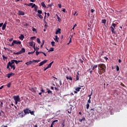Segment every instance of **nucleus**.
<instances>
[{
	"mask_svg": "<svg viewBox=\"0 0 127 127\" xmlns=\"http://www.w3.org/2000/svg\"><path fill=\"white\" fill-rule=\"evenodd\" d=\"M29 114H30L31 115L34 116V111H31L30 110V112Z\"/></svg>",
	"mask_w": 127,
	"mask_h": 127,
	"instance_id": "nucleus-34",
	"label": "nucleus"
},
{
	"mask_svg": "<svg viewBox=\"0 0 127 127\" xmlns=\"http://www.w3.org/2000/svg\"><path fill=\"white\" fill-rule=\"evenodd\" d=\"M60 33H61V29L58 28L56 32V34H58Z\"/></svg>",
	"mask_w": 127,
	"mask_h": 127,
	"instance_id": "nucleus-12",
	"label": "nucleus"
},
{
	"mask_svg": "<svg viewBox=\"0 0 127 127\" xmlns=\"http://www.w3.org/2000/svg\"><path fill=\"white\" fill-rule=\"evenodd\" d=\"M49 67H48L47 66V67H46V68H44V71H46V70H47V69H49Z\"/></svg>",
	"mask_w": 127,
	"mask_h": 127,
	"instance_id": "nucleus-59",
	"label": "nucleus"
},
{
	"mask_svg": "<svg viewBox=\"0 0 127 127\" xmlns=\"http://www.w3.org/2000/svg\"><path fill=\"white\" fill-rule=\"evenodd\" d=\"M53 63H54V61H53L51 63H50L49 64V65H48V68H51V66H52V64H53Z\"/></svg>",
	"mask_w": 127,
	"mask_h": 127,
	"instance_id": "nucleus-17",
	"label": "nucleus"
},
{
	"mask_svg": "<svg viewBox=\"0 0 127 127\" xmlns=\"http://www.w3.org/2000/svg\"><path fill=\"white\" fill-rule=\"evenodd\" d=\"M20 52L21 54H22V53H24V52H25V49L22 48L21 51H20Z\"/></svg>",
	"mask_w": 127,
	"mask_h": 127,
	"instance_id": "nucleus-16",
	"label": "nucleus"
},
{
	"mask_svg": "<svg viewBox=\"0 0 127 127\" xmlns=\"http://www.w3.org/2000/svg\"><path fill=\"white\" fill-rule=\"evenodd\" d=\"M41 93H45V91H44V89H43V88H41Z\"/></svg>",
	"mask_w": 127,
	"mask_h": 127,
	"instance_id": "nucleus-47",
	"label": "nucleus"
},
{
	"mask_svg": "<svg viewBox=\"0 0 127 127\" xmlns=\"http://www.w3.org/2000/svg\"><path fill=\"white\" fill-rule=\"evenodd\" d=\"M37 16H38V17H39V18H41V19H42V18H43V16H42L40 14H37Z\"/></svg>",
	"mask_w": 127,
	"mask_h": 127,
	"instance_id": "nucleus-20",
	"label": "nucleus"
},
{
	"mask_svg": "<svg viewBox=\"0 0 127 127\" xmlns=\"http://www.w3.org/2000/svg\"><path fill=\"white\" fill-rule=\"evenodd\" d=\"M2 58H3V60H4V61L5 60L7 59V57L4 56V55H2Z\"/></svg>",
	"mask_w": 127,
	"mask_h": 127,
	"instance_id": "nucleus-35",
	"label": "nucleus"
},
{
	"mask_svg": "<svg viewBox=\"0 0 127 127\" xmlns=\"http://www.w3.org/2000/svg\"><path fill=\"white\" fill-rule=\"evenodd\" d=\"M29 24L27 23H26L24 25V26H28Z\"/></svg>",
	"mask_w": 127,
	"mask_h": 127,
	"instance_id": "nucleus-60",
	"label": "nucleus"
},
{
	"mask_svg": "<svg viewBox=\"0 0 127 127\" xmlns=\"http://www.w3.org/2000/svg\"><path fill=\"white\" fill-rule=\"evenodd\" d=\"M56 16L57 17L58 21H59V22H60V21H61V18H60V17H59L58 14H56Z\"/></svg>",
	"mask_w": 127,
	"mask_h": 127,
	"instance_id": "nucleus-22",
	"label": "nucleus"
},
{
	"mask_svg": "<svg viewBox=\"0 0 127 127\" xmlns=\"http://www.w3.org/2000/svg\"><path fill=\"white\" fill-rule=\"evenodd\" d=\"M116 70L117 71H120V67H119V65H116Z\"/></svg>",
	"mask_w": 127,
	"mask_h": 127,
	"instance_id": "nucleus-43",
	"label": "nucleus"
},
{
	"mask_svg": "<svg viewBox=\"0 0 127 127\" xmlns=\"http://www.w3.org/2000/svg\"><path fill=\"white\" fill-rule=\"evenodd\" d=\"M91 11L92 13H93V12H94V11H95V10L91 9Z\"/></svg>",
	"mask_w": 127,
	"mask_h": 127,
	"instance_id": "nucleus-64",
	"label": "nucleus"
},
{
	"mask_svg": "<svg viewBox=\"0 0 127 127\" xmlns=\"http://www.w3.org/2000/svg\"><path fill=\"white\" fill-rule=\"evenodd\" d=\"M35 38H36V37H31V39H32L33 40V39H35Z\"/></svg>",
	"mask_w": 127,
	"mask_h": 127,
	"instance_id": "nucleus-58",
	"label": "nucleus"
},
{
	"mask_svg": "<svg viewBox=\"0 0 127 127\" xmlns=\"http://www.w3.org/2000/svg\"><path fill=\"white\" fill-rule=\"evenodd\" d=\"M104 59H105V60L106 61H107L108 60H109V58H108L107 57H104Z\"/></svg>",
	"mask_w": 127,
	"mask_h": 127,
	"instance_id": "nucleus-54",
	"label": "nucleus"
},
{
	"mask_svg": "<svg viewBox=\"0 0 127 127\" xmlns=\"http://www.w3.org/2000/svg\"><path fill=\"white\" fill-rule=\"evenodd\" d=\"M72 37H73V36H69V43H67V45H69L72 42Z\"/></svg>",
	"mask_w": 127,
	"mask_h": 127,
	"instance_id": "nucleus-14",
	"label": "nucleus"
},
{
	"mask_svg": "<svg viewBox=\"0 0 127 127\" xmlns=\"http://www.w3.org/2000/svg\"><path fill=\"white\" fill-rule=\"evenodd\" d=\"M32 30H33V31H36V29H35V28L33 27L32 28Z\"/></svg>",
	"mask_w": 127,
	"mask_h": 127,
	"instance_id": "nucleus-61",
	"label": "nucleus"
},
{
	"mask_svg": "<svg viewBox=\"0 0 127 127\" xmlns=\"http://www.w3.org/2000/svg\"><path fill=\"white\" fill-rule=\"evenodd\" d=\"M116 26H117V24L115 23L112 24V26L110 27V29L112 32V33H116V31H115V28H116Z\"/></svg>",
	"mask_w": 127,
	"mask_h": 127,
	"instance_id": "nucleus-5",
	"label": "nucleus"
},
{
	"mask_svg": "<svg viewBox=\"0 0 127 127\" xmlns=\"http://www.w3.org/2000/svg\"><path fill=\"white\" fill-rule=\"evenodd\" d=\"M9 67H10L11 69H12L13 68V70H15V66L14 65V64H11L10 62H9L7 64V69H9V70H10V68H9Z\"/></svg>",
	"mask_w": 127,
	"mask_h": 127,
	"instance_id": "nucleus-2",
	"label": "nucleus"
},
{
	"mask_svg": "<svg viewBox=\"0 0 127 127\" xmlns=\"http://www.w3.org/2000/svg\"><path fill=\"white\" fill-rule=\"evenodd\" d=\"M79 76H80V74H79V72H77V75H76V81H78V80H79Z\"/></svg>",
	"mask_w": 127,
	"mask_h": 127,
	"instance_id": "nucleus-24",
	"label": "nucleus"
},
{
	"mask_svg": "<svg viewBox=\"0 0 127 127\" xmlns=\"http://www.w3.org/2000/svg\"><path fill=\"white\" fill-rule=\"evenodd\" d=\"M10 85H11V83L9 82V83L7 85V88H10Z\"/></svg>",
	"mask_w": 127,
	"mask_h": 127,
	"instance_id": "nucleus-42",
	"label": "nucleus"
},
{
	"mask_svg": "<svg viewBox=\"0 0 127 127\" xmlns=\"http://www.w3.org/2000/svg\"><path fill=\"white\" fill-rule=\"evenodd\" d=\"M59 82H60V86H62V81L61 80H60Z\"/></svg>",
	"mask_w": 127,
	"mask_h": 127,
	"instance_id": "nucleus-62",
	"label": "nucleus"
},
{
	"mask_svg": "<svg viewBox=\"0 0 127 127\" xmlns=\"http://www.w3.org/2000/svg\"><path fill=\"white\" fill-rule=\"evenodd\" d=\"M55 90H56V91H59V88H58V87H55Z\"/></svg>",
	"mask_w": 127,
	"mask_h": 127,
	"instance_id": "nucleus-55",
	"label": "nucleus"
},
{
	"mask_svg": "<svg viewBox=\"0 0 127 127\" xmlns=\"http://www.w3.org/2000/svg\"><path fill=\"white\" fill-rule=\"evenodd\" d=\"M32 4H33V3H30L29 4H27V5H28V6H31Z\"/></svg>",
	"mask_w": 127,
	"mask_h": 127,
	"instance_id": "nucleus-46",
	"label": "nucleus"
},
{
	"mask_svg": "<svg viewBox=\"0 0 127 127\" xmlns=\"http://www.w3.org/2000/svg\"><path fill=\"white\" fill-rule=\"evenodd\" d=\"M37 8H38L37 6H36V7H34V10H35V11H37Z\"/></svg>",
	"mask_w": 127,
	"mask_h": 127,
	"instance_id": "nucleus-52",
	"label": "nucleus"
},
{
	"mask_svg": "<svg viewBox=\"0 0 127 127\" xmlns=\"http://www.w3.org/2000/svg\"><path fill=\"white\" fill-rule=\"evenodd\" d=\"M37 42H38L39 44H40L41 43V42L40 41V39H39V38H38L37 39Z\"/></svg>",
	"mask_w": 127,
	"mask_h": 127,
	"instance_id": "nucleus-33",
	"label": "nucleus"
},
{
	"mask_svg": "<svg viewBox=\"0 0 127 127\" xmlns=\"http://www.w3.org/2000/svg\"><path fill=\"white\" fill-rule=\"evenodd\" d=\"M10 64L11 65H12V64H14V60L11 61Z\"/></svg>",
	"mask_w": 127,
	"mask_h": 127,
	"instance_id": "nucleus-45",
	"label": "nucleus"
},
{
	"mask_svg": "<svg viewBox=\"0 0 127 127\" xmlns=\"http://www.w3.org/2000/svg\"><path fill=\"white\" fill-rule=\"evenodd\" d=\"M34 51H39V48H38V47H36V48L34 49Z\"/></svg>",
	"mask_w": 127,
	"mask_h": 127,
	"instance_id": "nucleus-39",
	"label": "nucleus"
},
{
	"mask_svg": "<svg viewBox=\"0 0 127 127\" xmlns=\"http://www.w3.org/2000/svg\"><path fill=\"white\" fill-rule=\"evenodd\" d=\"M47 92L49 94H52V91H51L49 89L47 88Z\"/></svg>",
	"mask_w": 127,
	"mask_h": 127,
	"instance_id": "nucleus-30",
	"label": "nucleus"
},
{
	"mask_svg": "<svg viewBox=\"0 0 127 127\" xmlns=\"http://www.w3.org/2000/svg\"><path fill=\"white\" fill-rule=\"evenodd\" d=\"M61 125L62 126V127H65V122L64 121L63 122H62Z\"/></svg>",
	"mask_w": 127,
	"mask_h": 127,
	"instance_id": "nucleus-27",
	"label": "nucleus"
},
{
	"mask_svg": "<svg viewBox=\"0 0 127 127\" xmlns=\"http://www.w3.org/2000/svg\"><path fill=\"white\" fill-rule=\"evenodd\" d=\"M20 54H21V53H20V51L16 53V55H20Z\"/></svg>",
	"mask_w": 127,
	"mask_h": 127,
	"instance_id": "nucleus-50",
	"label": "nucleus"
},
{
	"mask_svg": "<svg viewBox=\"0 0 127 127\" xmlns=\"http://www.w3.org/2000/svg\"><path fill=\"white\" fill-rule=\"evenodd\" d=\"M5 27H6V26H5V24H3L2 27V30H4L5 29Z\"/></svg>",
	"mask_w": 127,
	"mask_h": 127,
	"instance_id": "nucleus-28",
	"label": "nucleus"
},
{
	"mask_svg": "<svg viewBox=\"0 0 127 127\" xmlns=\"http://www.w3.org/2000/svg\"><path fill=\"white\" fill-rule=\"evenodd\" d=\"M34 52H35V51H34V52H29V53H28V54L29 55H30V54H33V53H34Z\"/></svg>",
	"mask_w": 127,
	"mask_h": 127,
	"instance_id": "nucleus-44",
	"label": "nucleus"
},
{
	"mask_svg": "<svg viewBox=\"0 0 127 127\" xmlns=\"http://www.w3.org/2000/svg\"><path fill=\"white\" fill-rule=\"evenodd\" d=\"M38 13H39V14H42V10H38Z\"/></svg>",
	"mask_w": 127,
	"mask_h": 127,
	"instance_id": "nucleus-38",
	"label": "nucleus"
},
{
	"mask_svg": "<svg viewBox=\"0 0 127 127\" xmlns=\"http://www.w3.org/2000/svg\"><path fill=\"white\" fill-rule=\"evenodd\" d=\"M98 65L97 64H94L93 65H92L91 66V68H92V69L93 70V71H95V69L98 68Z\"/></svg>",
	"mask_w": 127,
	"mask_h": 127,
	"instance_id": "nucleus-10",
	"label": "nucleus"
},
{
	"mask_svg": "<svg viewBox=\"0 0 127 127\" xmlns=\"http://www.w3.org/2000/svg\"><path fill=\"white\" fill-rule=\"evenodd\" d=\"M41 5H42V6H43V7L46 8V5H45V3H44V2H42L41 3Z\"/></svg>",
	"mask_w": 127,
	"mask_h": 127,
	"instance_id": "nucleus-19",
	"label": "nucleus"
},
{
	"mask_svg": "<svg viewBox=\"0 0 127 127\" xmlns=\"http://www.w3.org/2000/svg\"><path fill=\"white\" fill-rule=\"evenodd\" d=\"M89 107H90V104H89V103H87V104H86L87 110H88Z\"/></svg>",
	"mask_w": 127,
	"mask_h": 127,
	"instance_id": "nucleus-37",
	"label": "nucleus"
},
{
	"mask_svg": "<svg viewBox=\"0 0 127 127\" xmlns=\"http://www.w3.org/2000/svg\"><path fill=\"white\" fill-rule=\"evenodd\" d=\"M81 88H82V86H81L80 87H77L75 89V91H76L77 92H80V90H81Z\"/></svg>",
	"mask_w": 127,
	"mask_h": 127,
	"instance_id": "nucleus-25",
	"label": "nucleus"
},
{
	"mask_svg": "<svg viewBox=\"0 0 127 127\" xmlns=\"http://www.w3.org/2000/svg\"><path fill=\"white\" fill-rule=\"evenodd\" d=\"M57 122H58V120H55V121H54L52 122V123L51 125H52V126H53V125L55 124V123H57Z\"/></svg>",
	"mask_w": 127,
	"mask_h": 127,
	"instance_id": "nucleus-36",
	"label": "nucleus"
},
{
	"mask_svg": "<svg viewBox=\"0 0 127 127\" xmlns=\"http://www.w3.org/2000/svg\"><path fill=\"white\" fill-rule=\"evenodd\" d=\"M100 55H101V56H103V55H104V52L100 53Z\"/></svg>",
	"mask_w": 127,
	"mask_h": 127,
	"instance_id": "nucleus-63",
	"label": "nucleus"
},
{
	"mask_svg": "<svg viewBox=\"0 0 127 127\" xmlns=\"http://www.w3.org/2000/svg\"><path fill=\"white\" fill-rule=\"evenodd\" d=\"M87 104H91V99H89L87 101Z\"/></svg>",
	"mask_w": 127,
	"mask_h": 127,
	"instance_id": "nucleus-48",
	"label": "nucleus"
},
{
	"mask_svg": "<svg viewBox=\"0 0 127 127\" xmlns=\"http://www.w3.org/2000/svg\"><path fill=\"white\" fill-rule=\"evenodd\" d=\"M59 40V38H58V36L56 35L55 38L54 39V40L56 41L57 42H58V40Z\"/></svg>",
	"mask_w": 127,
	"mask_h": 127,
	"instance_id": "nucleus-18",
	"label": "nucleus"
},
{
	"mask_svg": "<svg viewBox=\"0 0 127 127\" xmlns=\"http://www.w3.org/2000/svg\"><path fill=\"white\" fill-rule=\"evenodd\" d=\"M38 62H40V61L33 60V61H30L29 62L26 63L25 64H26V65H27L28 66V65H30V64H32V63H38Z\"/></svg>",
	"mask_w": 127,
	"mask_h": 127,
	"instance_id": "nucleus-4",
	"label": "nucleus"
},
{
	"mask_svg": "<svg viewBox=\"0 0 127 127\" xmlns=\"http://www.w3.org/2000/svg\"><path fill=\"white\" fill-rule=\"evenodd\" d=\"M11 76H14V73H13L12 72H10L7 74V78H8V79H9V78H10V77H11Z\"/></svg>",
	"mask_w": 127,
	"mask_h": 127,
	"instance_id": "nucleus-9",
	"label": "nucleus"
},
{
	"mask_svg": "<svg viewBox=\"0 0 127 127\" xmlns=\"http://www.w3.org/2000/svg\"><path fill=\"white\" fill-rule=\"evenodd\" d=\"M106 22H107V20L106 19L102 20V23H104L105 24H106Z\"/></svg>",
	"mask_w": 127,
	"mask_h": 127,
	"instance_id": "nucleus-31",
	"label": "nucleus"
},
{
	"mask_svg": "<svg viewBox=\"0 0 127 127\" xmlns=\"http://www.w3.org/2000/svg\"><path fill=\"white\" fill-rule=\"evenodd\" d=\"M37 6L35 4H33L32 6V8H33V7H35Z\"/></svg>",
	"mask_w": 127,
	"mask_h": 127,
	"instance_id": "nucleus-49",
	"label": "nucleus"
},
{
	"mask_svg": "<svg viewBox=\"0 0 127 127\" xmlns=\"http://www.w3.org/2000/svg\"><path fill=\"white\" fill-rule=\"evenodd\" d=\"M92 94H93V90H92L91 94H90L88 96V97L89 98V99H91L92 97H91V96H92Z\"/></svg>",
	"mask_w": 127,
	"mask_h": 127,
	"instance_id": "nucleus-29",
	"label": "nucleus"
},
{
	"mask_svg": "<svg viewBox=\"0 0 127 127\" xmlns=\"http://www.w3.org/2000/svg\"><path fill=\"white\" fill-rule=\"evenodd\" d=\"M85 117H83L81 119L79 120V122L80 123H82V122H85Z\"/></svg>",
	"mask_w": 127,
	"mask_h": 127,
	"instance_id": "nucleus-21",
	"label": "nucleus"
},
{
	"mask_svg": "<svg viewBox=\"0 0 127 127\" xmlns=\"http://www.w3.org/2000/svg\"><path fill=\"white\" fill-rule=\"evenodd\" d=\"M66 80H69V81H72L73 80V79L72 78V77H71L70 76H66Z\"/></svg>",
	"mask_w": 127,
	"mask_h": 127,
	"instance_id": "nucleus-13",
	"label": "nucleus"
},
{
	"mask_svg": "<svg viewBox=\"0 0 127 127\" xmlns=\"http://www.w3.org/2000/svg\"><path fill=\"white\" fill-rule=\"evenodd\" d=\"M107 67L106 66V64H98V73L99 75H102L103 73L106 72V69Z\"/></svg>",
	"mask_w": 127,
	"mask_h": 127,
	"instance_id": "nucleus-1",
	"label": "nucleus"
},
{
	"mask_svg": "<svg viewBox=\"0 0 127 127\" xmlns=\"http://www.w3.org/2000/svg\"><path fill=\"white\" fill-rule=\"evenodd\" d=\"M13 61L15 63V64H18L20 62H22V61L14 60Z\"/></svg>",
	"mask_w": 127,
	"mask_h": 127,
	"instance_id": "nucleus-23",
	"label": "nucleus"
},
{
	"mask_svg": "<svg viewBox=\"0 0 127 127\" xmlns=\"http://www.w3.org/2000/svg\"><path fill=\"white\" fill-rule=\"evenodd\" d=\"M58 6L59 8H61V7H62V5H61V4H58Z\"/></svg>",
	"mask_w": 127,
	"mask_h": 127,
	"instance_id": "nucleus-53",
	"label": "nucleus"
},
{
	"mask_svg": "<svg viewBox=\"0 0 127 127\" xmlns=\"http://www.w3.org/2000/svg\"><path fill=\"white\" fill-rule=\"evenodd\" d=\"M43 45H44V41H43L42 44L41 45V47H43Z\"/></svg>",
	"mask_w": 127,
	"mask_h": 127,
	"instance_id": "nucleus-57",
	"label": "nucleus"
},
{
	"mask_svg": "<svg viewBox=\"0 0 127 127\" xmlns=\"http://www.w3.org/2000/svg\"><path fill=\"white\" fill-rule=\"evenodd\" d=\"M53 51H54V48L52 47V48H50V49L49 50L48 52H53Z\"/></svg>",
	"mask_w": 127,
	"mask_h": 127,
	"instance_id": "nucleus-26",
	"label": "nucleus"
},
{
	"mask_svg": "<svg viewBox=\"0 0 127 127\" xmlns=\"http://www.w3.org/2000/svg\"><path fill=\"white\" fill-rule=\"evenodd\" d=\"M46 62H47V60H44V61H42L41 63H40L39 65V67L42 66V65H44V64H45Z\"/></svg>",
	"mask_w": 127,
	"mask_h": 127,
	"instance_id": "nucleus-7",
	"label": "nucleus"
},
{
	"mask_svg": "<svg viewBox=\"0 0 127 127\" xmlns=\"http://www.w3.org/2000/svg\"><path fill=\"white\" fill-rule=\"evenodd\" d=\"M18 14L19 15H24V14H25V13L23 11L19 10L18 11Z\"/></svg>",
	"mask_w": 127,
	"mask_h": 127,
	"instance_id": "nucleus-8",
	"label": "nucleus"
},
{
	"mask_svg": "<svg viewBox=\"0 0 127 127\" xmlns=\"http://www.w3.org/2000/svg\"><path fill=\"white\" fill-rule=\"evenodd\" d=\"M13 99L15 101V105H17L18 102H20V98H19V95L14 96H13Z\"/></svg>",
	"mask_w": 127,
	"mask_h": 127,
	"instance_id": "nucleus-3",
	"label": "nucleus"
},
{
	"mask_svg": "<svg viewBox=\"0 0 127 127\" xmlns=\"http://www.w3.org/2000/svg\"><path fill=\"white\" fill-rule=\"evenodd\" d=\"M52 5H53V4H49L48 5V6H49V7H52Z\"/></svg>",
	"mask_w": 127,
	"mask_h": 127,
	"instance_id": "nucleus-51",
	"label": "nucleus"
},
{
	"mask_svg": "<svg viewBox=\"0 0 127 127\" xmlns=\"http://www.w3.org/2000/svg\"><path fill=\"white\" fill-rule=\"evenodd\" d=\"M13 43H15V44H21V41H18L17 40H13Z\"/></svg>",
	"mask_w": 127,
	"mask_h": 127,
	"instance_id": "nucleus-11",
	"label": "nucleus"
},
{
	"mask_svg": "<svg viewBox=\"0 0 127 127\" xmlns=\"http://www.w3.org/2000/svg\"><path fill=\"white\" fill-rule=\"evenodd\" d=\"M19 38V39H20V40H23V38H24V36L23 34H21Z\"/></svg>",
	"mask_w": 127,
	"mask_h": 127,
	"instance_id": "nucleus-15",
	"label": "nucleus"
},
{
	"mask_svg": "<svg viewBox=\"0 0 127 127\" xmlns=\"http://www.w3.org/2000/svg\"><path fill=\"white\" fill-rule=\"evenodd\" d=\"M51 43L52 46H55V42L53 41Z\"/></svg>",
	"mask_w": 127,
	"mask_h": 127,
	"instance_id": "nucleus-40",
	"label": "nucleus"
},
{
	"mask_svg": "<svg viewBox=\"0 0 127 127\" xmlns=\"http://www.w3.org/2000/svg\"><path fill=\"white\" fill-rule=\"evenodd\" d=\"M29 44L30 46H33V42H31L29 43Z\"/></svg>",
	"mask_w": 127,
	"mask_h": 127,
	"instance_id": "nucleus-41",
	"label": "nucleus"
},
{
	"mask_svg": "<svg viewBox=\"0 0 127 127\" xmlns=\"http://www.w3.org/2000/svg\"><path fill=\"white\" fill-rule=\"evenodd\" d=\"M36 54L37 56H38V55H39V52L36 51Z\"/></svg>",
	"mask_w": 127,
	"mask_h": 127,
	"instance_id": "nucleus-56",
	"label": "nucleus"
},
{
	"mask_svg": "<svg viewBox=\"0 0 127 127\" xmlns=\"http://www.w3.org/2000/svg\"><path fill=\"white\" fill-rule=\"evenodd\" d=\"M23 112L25 114L24 116H25V115H27V114L28 115L29 114L30 112V110H29V109L28 108H26L23 110Z\"/></svg>",
	"mask_w": 127,
	"mask_h": 127,
	"instance_id": "nucleus-6",
	"label": "nucleus"
},
{
	"mask_svg": "<svg viewBox=\"0 0 127 127\" xmlns=\"http://www.w3.org/2000/svg\"><path fill=\"white\" fill-rule=\"evenodd\" d=\"M18 115L20 116V118H23L24 117V115H23V114H21V113H19Z\"/></svg>",
	"mask_w": 127,
	"mask_h": 127,
	"instance_id": "nucleus-32",
	"label": "nucleus"
}]
</instances>
